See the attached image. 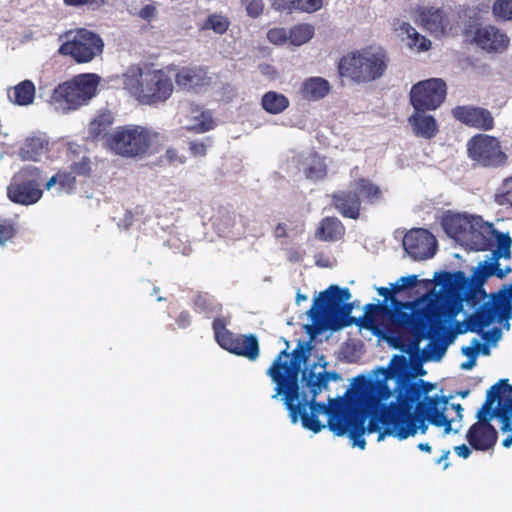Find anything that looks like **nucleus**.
<instances>
[{
	"mask_svg": "<svg viewBox=\"0 0 512 512\" xmlns=\"http://www.w3.org/2000/svg\"><path fill=\"white\" fill-rule=\"evenodd\" d=\"M327 363L323 356L304 373L305 385L310 395L298 386V376L302 367L300 355L290 356L286 351L279 353L267 373L276 384L273 398L284 394L286 408L289 411L291 422L296 424L300 419L302 426L314 433L320 432L325 425L318 419L320 415H326L329 429L337 436H343L349 433L352 440V446L365 449L366 441L363 438L365 429L361 428V433L356 434L351 429L352 416L347 411V403L339 399H329V405L326 406L315 402L316 397L328 387L331 380L339 379L334 372L326 371Z\"/></svg>",
	"mask_w": 512,
	"mask_h": 512,
	"instance_id": "nucleus-1",
	"label": "nucleus"
},
{
	"mask_svg": "<svg viewBox=\"0 0 512 512\" xmlns=\"http://www.w3.org/2000/svg\"><path fill=\"white\" fill-rule=\"evenodd\" d=\"M468 286V278L461 271L444 279L443 291L432 290L411 302H398L392 312L378 309L373 318L367 317L364 327L375 336L388 339L392 329L375 320L389 319L398 326L410 328L416 335L428 339H441L453 327L463 312L461 293Z\"/></svg>",
	"mask_w": 512,
	"mask_h": 512,
	"instance_id": "nucleus-2",
	"label": "nucleus"
},
{
	"mask_svg": "<svg viewBox=\"0 0 512 512\" xmlns=\"http://www.w3.org/2000/svg\"><path fill=\"white\" fill-rule=\"evenodd\" d=\"M391 378L390 370L383 367L373 370L368 378H355V388L371 390L373 394L370 407L374 409L375 417L370 421L368 432L382 429L378 435L379 442L386 436L405 440L414 437L418 432L425 434L428 427L424 421L419 422L412 413L413 399L410 392L398 388L394 393L388 386Z\"/></svg>",
	"mask_w": 512,
	"mask_h": 512,
	"instance_id": "nucleus-3",
	"label": "nucleus"
},
{
	"mask_svg": "<svg viewBox=\"0 0 512 512\" xmlns=\"http://www.w3.org/2000/svg\"><path fill=\"white\" fill-rule=\"evenodd\" d=\"M512 316V305L510 300L504 293H499L493 296L492 299L476 310V312L465 319L467 327L471 331H476L483 334V339L487 343H482L478 338H474L468 346L462 347V354L468 358L467 361L461 363L460 367L463 370H471L476 365V359L479 354L489 355L490 347L488 345H496L501 338V330L493 327L491 330L486 331V328L493 326L496 323L504 325L509 329L508 320Z\"/></svg>",
	"mask_w": 512,
	"mask_h": 512,
	"instance_id": "nucleus-4",
	"label": "nucleus"
},
{
	"mask_svg": "<svg viewBox=\"0 0 512 512\" xmlns=\"http://www.w3.org/2000/svg\"><path fill=\"white\" fill-rule=\"evenodd\" d=\"M173 66L150 68L131 65L120 76L123 89L141 105L165 103L174 92Z\"/></svg>",
	"mask_w": 512,
	"mask_h": 512,
	"instance_id": "nucleus-5",
	"label": "nucleus"
},
{
	"mask_svg": "<svg viewBox=\"0 0 512 512\" xmlns=\"http://www.w3.org/2000/svg\"><path fill=\"white\" fill-rule=\"evenodd\" d=\"M498 399L496 417L499 418L503 432H512V386L505 380H500L487 392V401L490 405ZM478 421L473 424L466 434L469 444L476 450L486 451L497 442V431L489 423L493 418L489 404L486 403L477 412Z\"/></svg>",
	"mask_w": 512,
	"mask_h": 512,
	"instance_id": "nucleus-6",
	"label": "nucleus"
},
{
	"mask_svg": "<svg viewBox=\"0 0 512 512\" xmlns=\"http://www.w3.org/2000/svg\"><path fill=\"white\" fill-rule=\"evenodd\" d=\"M389 65L388 51L379 44H369L346 52L339 59L337 69L342 78L366 84L384 77Z\"/></svg>",
	"mask_w": 512,
	"mask_h": 512,
	"instance_id": "nucleus-7",
	"label": "nucleus"
},
{
	"mask_svg": "<svg viewBox=\"0 0 512 512\" xmlns=\"http://www.w3.org/2000/svg\"><path fill=\"white\" fill-rule=\"evenodd\" d=\"M100 77L96 74H80L57 85L48 101L59 114H67L86 105L97 93Z\"/></svg>",
	"mask_w": 512,
	"mask_h": 512,
	"instance_id": "nucleus-8",
	"label": "nucleus"
},
{
	"mask_svg": "<svg viewBox=\"0 0 512 512\" xmlns=\"http://www.w3.org/2000/svg\"><path fill=\"white\" fill-rule=\"evenodd\" d=\"M351 294L348 288L332 285L321 292L314 300L309 310V316L314 320H322L332 329L339 330L350 324L348 317L352 311L349 304Z\"/></svg>",
	"mask_w": 512,
	"mask_h": 512,
	"instance_id": "nucleus-9",
	"label": "nucleus"
},
{
	"mask_svg": "<svg viewBox=\"0 0 512 512\" xmlns=\"http://www.w3.org/2000/svg\"><path fill=\"white\" fill-rule=\"evenodd\" d=\"M156 135L141 126L118 127L106 139L110 150L125 157L146 153Z\"/></svg>",
	"mask_w": 512,
	"mask_h": 512,
	"instance_id": "nucleus-10",
	"label": "nucleus"
},
{
	"mask_svg": "<svg viewBox=\"0 0 512 512\" xmlns=\"http://www.w3.org/2000/svg\"><path fill=\"white\" fill-rule=\"evenodd\" d=\"M104 42L94 32L86 29L70 31L59 48V53L72 57L78 63H88L103 51Z\"/></svg>",
	"mask_w": 512,
	"mask_h": 512,
	"instance_id": "nucleus-11",
	"label": "nucleus"
},
{
	"mask_svg": "<svg viewBox=\"0 0 512 512\" xmlns=\"http://www.w3.org/2000/svg\"><path fill=\"white\" fill-rule=\"evenodd\" d=\"M41 183V171L35 166H25L14 175L7 187L8 198L21 205L34 204L42 197Z\"/></svg>",
	"mask_w": 512,
	"mask_h": 512,
	"instance_id": "nucleus-12",
	"label": "nucleus"
},
{
	"mask_svg": "<svg viewBox=\"0 0 512 512\" xmlns=\"http://www.w3.org/2000/svg\"><path fill=\"white\" fill-rule=\"evenodd\" d=\"M424 413L428 421L445 434L457 433L461 428L463 408L460 404L449 403L443 397H426L424 400Z\"/></svg>",
	"mask_w": 512,
	"mask_h": 512,
	"instance_id": "nucleus-13",
	"label": "nucleus"
},
{
	"mask_svg": "<svg viewBox=\"0 0 512 512\" xmlns=\"http://www.w3.org/2000/svg\"><path fill=\"white\" fill-rule=\"evenodd\" d=\"M414 22L437 39L457 34L456 18L444 9L435 6H420L415 10Z\"/></svg>",
	"mask_w": 512,
	"mask_h": 512,
	"instance_id": "nucleus-14",
	"label": "nucleus"
},
{
	"mask_svg": "<svg viewBox=\"0 0 512 512\" xmlns=\"http://www.w3.org/2000/svg\"><path fill=\"white\" fill-rule=\"evenodd\" d=\"M446 97V84L442 79L431 78L413 85L410 103L414 109L436 110Z\"/></svg>",
	"mask_w": 512,
	"mask_h": 512,
	"instance_id": "nucleus-15",
	"label": "nucleus"
},
{
	"mask_svg": "<svg viewBox=\"0 0 512 512\" xmlns=\"http://www.w3.org/2000/svg\"><path fill=\"white\" fill-rule=\"evenodd\" d=\"M469 157L482 166H498L506 161L499 141L490 135L479 134L467 143Z\"/></svg>",
	"mask_w": 512,
	"mask_h": 512,
	"instance_id": "nucleus-16",
	"label": "nucleus"
},
{
	"mask_svg": "<svg viewBox=\"0 0 512 512\" xmlns=\"http://www.w3.org/2000/svg\"><path fill=\"white\" fill-rule=\"evenodd\" d=\"M213 326L216 340L222 348L250 360H255L258 357L259 345L256 337L252 335L234 336L224 328L221 320H215Z\"/></svg>",
	"mask_w": 512,
	"mask_h": 512,
	"instance_id": "nucleus-17",
	"label": "nucleus"
},
{
	"mask_svg": "<svg viewBox=\"0 0 512 512\" xmlns=\"http://www.w3.org/2000/svg\"><path fill=\"white\" fill-rule=\"evenodd\" d=\"M466 37L487 52L501 53L510 42L508 36L494 26L474 27L467 31Z\"/></svg>",
	"mask_w": 512,
	"mask_h": 512,
	"instance_id": "nucleus-18",
	"label": "nucleus"
},
{
	"mask_svg": "<svg viewBox=\"0 0 512 512\" xmlns=\"http://www.w3.org/2000/svg\"><path fill=\"white\" fill-rule=\"evenodd\" d=\"M403 246L412 258L422 260L434 255L436 240L429 231L414 229L404 236Z\"/></svg>",
	"mask_w": 512,
	"mask_h": 512,
	"instance_id": "nucleus-19",
	"label": "nucleus"
},
{
	"mask_svg": "<svg viewBox=\"0 0 512 512\" xmlns=\"http://www.w3.org/2000/svg\"><path fill=\"white\" fill-rule=\"evenodd\" d=\"M392 31L401 40H406L407 48L415 53H425L431 50L432 41L419 33L409 22L396 19L392 22Z\"/></svg>",
	"mask_w": 512,
	"mask_h": 512,
	"instance_id": "nucleus-20",
	"label": "nucleus"
},
{
	"mask_svg": "<svg viewBox=\"0 0 512 512\" xmlns=\"http://www.w3.org/2000/svg\"><path fill=\"white\" fill-rule=\"evenodd\" d=\"M475 229L472 234H466L462 246L474 251H486L491 246L495 229L491 223L485 222L480 216H475L472 227Z\"/></svg>",
	"mask_w": 512,
	"mask_h": 512,
	"instance_id": "nucleus-21",
	"label": "nucleus"
},
{
	"mask_svg": "<svg viewBox=\"0 0 512 512\" xmlns=\"http://www.w3.org/2000/svg\"><path fill=\"white\" fill-rule=\"evenodd\" d=\"M452 115L460 122L475 128L489 130L493 127V118L485 109L459 106L452 109Z\"/></svg>",
	"mask_w": 512,
	"mask_h": 512,
	"instance_id": "nucleus-22",
	"label": "nucleus"
},
{
	"mask_svg": "<svg viewBox=\"0 0 512 512\" xmlns=\"http://www.w3.org/2000/svg\"><path fill=\"white\" fill-rule=\"evenodd\" d=\"M176 85L187 91H194L210 83V78L205 69L199 67H183L173 71Z\"/></svg>",
	"mask_w": 512,
	"mask_h": 512,
	"instance_id": "nucleus-23",
	"label": "nucleus"
},
{
	"mask_svg": "<svg viewBox=\"0 0 512 512\" xmlns=\"http://www.w3.org/2000/svg\"><path fill=\"white\" fill-rule=\"evenodd\" d=\"M408 117V124L413 134L424 139H432L439 132V124L434 116L425 113L426 110L414 109Z\"/></svg>",
	"mask_w": 512,
	"mask_h": 512,
	"instance_id": "nucleus-24",
	"label": "nucleus"
},
{
	"mask_svg": "<svg viewBox=\"0 0 512 512\" xmlns=\"http://www.w3.org/2000/svg\"><path fill=\"white\" fill-rule=\"evenodd\" d=\"M475 215L448 213L442 219L444 231L460 245H463L466 234V228L472 227V221Z\"/></svg>",
	"mask_w": 512,
	"mask_h": 512,
	"instance_id": "nucleus-25",
	"label": "nucleus"
},
{
	"mask_svg": "<svg viewBox=\"0 0 512 512\" xmlns=\"http://www.w3.org/2000/svg\"><path fill=\"white\" fill-rule=\"evenodd\" d=\"M184 124L187 129L197 133H204L216 127V121L211 112L194 105L186 109Z\"/></svg>",
	"mask_w": 512,
	"mask_h": 512,
	"instance_id": "nucleus-26",
	"label": "nucleus"
},
{
	"mask_svg": "<svg viewBox=\"0 0 512 512\" xmlns=\"http://www.w3.org/2000/svg\"><path fill=\"white\" fill-rule=\"evenodd\" d=\"M50 150V144L45 134L28 137L21 150L20 156L24 160L41 161Z\"/></svg>",
	"mask_w": 512,
	"mask_h": 512,
	"instance_id": "nucleus-27",
	"label": "nucleus"
},
{
	"mask_svg": "<svg viewBox=\"0 0 512 512\" xmlns=\"http://www.w3.org/2000/svg\"><path fill=\"white\" fill-rule=\"evenodd\" d=\"M335 208L345 217L356 219L360 215L361 199L353 190L338 192L333 195Z\"/></svg>",
	"mask_w": 512,
	"mask_h": 512,
	"instance_id": "nucleus-28",
	"label": "nucleus"
},
{
	"mask_svg": "<svg viewBox=\"0 0 512 512\" xmlns=\"http://www.w3.org/2000/svg\"><path fill=\"white\" fill-rule=\"evenodd\" d=\"M330 92L329 82L322 77L306 78L299 89L301 97L307 101H318Z\"/></svg>",
	"mask_w": 512,
	"mask_h": 512,
	"instance_id": "nucleus-29",
	"label": "nucleus"
},
{
	"mask_svg": "<svg viewBox=\"0 0 512 512\" xmlns=\"http://www.w3.org/2000/svg\"><path fill=\"white\" fill-rule=\"evenodd\" d=\"M302 171L306 178L311 180H321L327 174V165L325 159L315 153H307L301 157Z\"/></svg>",
	"mask_w": 512,
	"mask_h": 512,
	"instance_id": "nucleus-30",
	"label": "nucleus"
},
{
	"mask_svg": "<svg viewBox=\"0 0 512 512\" xmlns=\"http://www.w3.org/2000/svg\"><path fill=\"white\" fill-rule=\"evenodd\" d=\"M36 94V87L30 80H24L7 92L11 103L18 106H29L33 104Z\"/></svg>",
	"mask_w": 512,
	"mask_h": 512,
	"instance_id": "nucleus-31",
	"label": "nucleus"
},
{
	"mask_svg": "<svg viewBox=\"0 0 512 512\" xmlns=\"http://www.w3.org/2000/svg\"><path fill=\"white\" fill-rule=\"evenodd\" d=\"M350 189L361 197L364 201L374 202L381 197L380 188L372 183L369 179L363 177H355L350 183Z\"/></svg>",
	"mask_w": 512,
	"mask_h": 512,
	"instance_id": "nucleus-32",
	"label": "nucleus"
},
{
	"mask_svg": "<svg viewBox=\"0 0 512 512\" xmlns=\"http://www.w3.org/2000/svg\"><path fill=\"white\" fill-rule=\"evenodd\" d=\"M315 36V26L311 23H297L289 27V46L300 47L309 43Z\"/></svg>",
	"mask_w": 512,
	"mask_h": 512,
	"instance_id": "nucleus-33",
	"label": "nucleus"
},
{
	"mask_svg": "<svg viewBox=\"0 0 512 512\" xmlns=\"http://www.w3.org/2000/svg\"><path fill=\"white\" fill-rule=\"evenodd\" d=\"M289 99L282 93L266 92L261 99L263 109L270 114H280L289 107Z\"/></svg>",
	"mask_w": 512,
	"mask_h": 512,
	"instance_id": "nucleus-34",
	"label": "nucleus"
},
{
	"mask_svg": "<svg viewBox=\"0 0 512 512\" xmlns=\"http://www.w3.org/2000/svg\"><path fill=\"white\" fill-rule=\"evenodd\" d=\"M344 234V227L337 218H325L320 223L316 235L324 241H333L341 238Z\"/></svg>",
	"mask_w": 512,
	"mask_h": 512,
	"instance_id": "nucleus-35",
	"label": "nucleus"
},
{
	"mask_svg": "<svg viewBox=\"0 0 512 512\" xmlns=\"http://www.w3.org/2000/svg\"><path fill=\"white\" fill-rule=\"evenodd\" d=\"M230 26V20L223 14L213 13L208 15L202 22L200 28L202 30H212L217 34L225 33Z\"/></svg>",
	"mask_w": 512,
	"mask_h": 512,
	"instance_id": "nucleus-36",
	"label": "nucleus"
},
{
	"mask_svg": "<svg viewBox=\"0 0 512 512\" xmlns=\"http://www.w3.org/2000/svg\"><path fill=\"white\" fill-rule=\"evenodd\" d=\"M499 259L493 256L489 260L478 264L472 274V281L477 284H483L490 276L494 275V266H500Z\"/></svg>",
	"mask_w": 512,
	"mask_h": 512,
	"instance_id": "nucleus-37",
	"label": "nucleus"
},
{
	"mask_svg": "<svg viewBox=\"0 0 512 512\" xmlns=\"http://www.w3.org/2000/svg\"><path fill=\"white\" fill-rule=\"evenodd\" d=\"M56 184L59 185L58 193H70L75 187V176L67 172H58L47 181L46 189L50 190Z\"/></svg>",
	"mask_w": 512,
	"mask_h": 512,
	"instance_id": "nucleus-38",
	"label": "nucleus"
},
{
	"mask_svg": "<svg viewBox=\"0 0 512 512\" xmlns=\"http://www.w3.org/2000/svg\"><path fill=\"white\" fill-rule=\"evenodd\" d=\"M493 238L496 241L497 250L493 252L492 256H496L497 259H509L511 257L512 246V239L509 233H502L495 229Z\"/></svg>",
	"mask_w": 512,
	"mask_h": 512,
	"instance_id": "nucleus-39",
	"label": "nucleus"
},
{
	"mask_svg": "<svg viewBox=\"0 0 512 512\" xmlns=\"http://www.w3.org/2000/svg\"><path fill=\"white\" fill-rule=\"evenodd\" d=\"M491 13L497 21H512V0H496Z\"/></svg>",
	"mask_w": 512,
	"mask_h": 512,
	"instance_id": "nucleus-40",
	"label": "nucleus"
},
{
	"mask_svg": "<svg viewBox=\"0 0 512 512\" xmlns=\"http://www.w3.org/2000/svg\"><path fill=\"white\" fill-rule=\"evenodd\" d=\"M267 39L277 46H289V28L276 26L267 31Z\"/></svg>",
	"mask_w": 512,
	"mask_h": 512,
	"instance_id": "nucleus-41",
	"label": "nucleus"
},
{
	"mask_svg": "<svg viewBox=\"0 0 512 512\" xmlns=\"http://www.w3.org/2000/svg\"><path fill=\"white\" fill-rule=\"evenodd\" d=\"M242 6H244L247 15L251 18L260 17L265 9L263 0H241Z\"/></svg>",
	"mask_w": 512,
	"mask_h": 512,
	"instance_id": "nucleus-42",
	"label": "nucleus"
},
{
	"mask_svg": "<svg viewBox=\"0 0 512 512\" xmlns=\"http://www.w3.org/2000/svg\"><path fill=\"white\" fill-rule=\"evenodd\" d=\"M496 201L500 205L509 204L512 206V177L503 182L496 194Z\"/></svg>",
	"mask_w": 512,
	"mask_h": 512,
	"instance_id": "nucleus-43",
	"label": "nucleus"
},
{
	"mask_svg": "<svg viewBox=\"0 0 512 512\" xmlns=\"http://www.w3.org/2000/svg\"><path fill=\"white\" fill-rule=\"evenodd\" d=\"M71 170L76 175H88L91 171L90 159L85 154L77 157V159H73Z\"/></svg>",
	"mask_w": 512,
	"mask_h": 512,
	"instance_id": "nucleus-44",
	"label": "nucleus"
},
{
	"mask_svg": "<svg viewBox=\"0 0 512 512\" xmlns=\"http://www.w3.org/2000/svg\"><path fill=\"white\" fill-rule=\"evenodd\" d=\"M325 0H296V11L303 13H315L321 10Z\"/></svg>",
	"mask_w": 512,
	"mask_h": 512,
	"instance_id": "nucleus-45",
	"label": "nucleus"
},
{
	"mask_svg": "<svg viewBox=\"0 0 512 512\" xmlns=\"http://www.w3.org/2000/svg\"><path fill=\"white\" fill-rule=\"evenodd\" d=\"M110 125V119L108 116L101 115L93 119L89 124V133L94 136H100L106 128Z\"/></svg>",
	"mask_w": 512,
	"mask_h": 512,
	"instance_id": "nucleus-46",
	"label": "nucleus"
},
{
	"mask_svg": "<svg viewBox=\"0 0 512 512\" xmlns=\"http://www.w3.org/2000/svg\"><path fill=\"white\" fill-rule=\"evenodd\" d=\"M418 278L416 275H408L400 277L395 283L390 285L393 287L394 293H399L403 290L413 288L417 285Z\"/></svg>",
	"mask_w": 512,
	"mask_h": 512,
	"instance_id": "nucleus-47",
	"label": "nucleus"
},
{
	"mask_svg": "<svg viewBox=\"0 0 512 512\" xmlns=\"http://www.w3.org/2000/svg\"><path fill=\"white\" fill-rule=\"evenodd\" d=\"M272 9L278 12L292 13L296 11V0H268Z\"/></svg>",
	"mask_w": 512,
	"mask_h": 512,
	"instance_id": "nucleus-48",
	"label": "nucleus"
},
{
	"mask_svg": "<svg viewBox=\"0 0 512 512\" xmlns=\"http://www.w3.org/2000/svg\"><path fill=\"white\" fill-rule=\"evenodd\" d=\"M64 4L71 7L87 6L98 9L108 3V0H63Z\"/></svg>",
	"mask_w": 512,
	"mask_h": 512,
	"instance_id": "nucleus-49",
	"label": "nucleus"
},
{
	"mask_svg": "<svg viewBox=\"0 0 512 512\" xmlns=\"http://www.w3.org/2000/svg\"><path fill=\"white\" fill-rule=\"evenodd\" d=\"M15 233L13 224L5 219H0V245L10 240Z\"/></svg>",
	"mask_w": 512,
	"mask_h": 512,
	"instance_id": "nucleus-50",
	"label": "nucleus"
},
{
	"mask_svg": "<svg viewBox=\"0 0 512 512\" xmlns=\"http://www.w3.org/2000/svg\"><path fill=\"white\" fill-rule=\"evenodd\" d=\"M138 15L143 20H153L157 15V8L152 4H147L139 10Z\"/></svg>",
	"mask_w": 512,
	"mask_h": 512,
	"instance_id": "nucleus-51",
	"label": "nucleus"
},
{
	"mask_svg": "<svg viewBox=\"0 0 512 512\" xmlns=\"http://www.w3.org/2000/svg\"><path fill=\"white\" fill-rule=\"evenodd\" d=\"M434 348H435V345L432 344V343H429L427 345V347L425 348L426 357L429 360L439 361L443 357V355L445 354L446 348L445 347H440V348L437 349L436 354H433L432 350Z\"/></svg>",
	"mask_w": 512,
	"mask_h": 512,
	"instance_id": "nucleus-52",
	"label": "nucleus"
},
{
	"mask_svg": "<svg viewBox=\"0 0 512 512\" xmlns=\"http://www.w3.org/2000/svg\"><path fill=\"white\" fill-rule=\"evenodd\" d=\"M208 147L209 144L204 141H195L190 144V150L196 156H204Z\"/></svg>",
	"mask_w": 512,
	"mask_h": 512,
	"instance_id": "nucleus-53",
	"label": "nucleus"
},
{
	"mask_svg": "<svg viewBox=\"0 0 512 512\" xmlns=\"http://www.w3.org/2000/svg\"><path fill=\"white\" fill-rule=\"evenodd\" d=\"M454 450H455L456 454L463 459L468 458L471 454L470 448L465 444L456 446L454 448Z\"/></svg>",
	"mask_w": 512,
	"mask_h": 512,
	"instance_id": "nucleus-54",
	"label": "nucleus"
},
{
	"mask_svg": "<svg viewBox=\"0 0 512 512\" xmlns=\"http://www.w3.org/2000/svg\"><path fill=\"white\" fill-rule=\"evenodd\" d=\"M260 70L263 75H266L270 78H275L277 75L276 69L268 64L261 65Z\"/></svg>",
	"mask_w": 512,
	"mask_h": 512,
	"instance_id": "nucleus-55",
	"label": "nucleus"
},
{
	"mask_svg": "<svg viewBox=\"0 0 512 512\" xmlns=\"http://www.w3.org/2000/svg\"><path fill=\"white\" fill-rule=\"evenodd\" d=\"M376 291H377L378 295H380L386 299H388L396 294V293H394L393 287L391 285H390V288L378 287V288H376Z\"/></svg>",
	"mask_w": 512,
	"mask_h": 512,
	"instance_id": "nucleus-56",
	"label": "nucleus"
},
{
	"mask_svg": "<svg viewBox=\"0 0 512 512\" xmlns=\"http://www.w3.org/2000/svg\"><path fill=\"white\" fill-rule=\"evenodd\" d=\"M511 271L509 267L506 269H501L499 266H494V275L498 278L503 279L506 275Z\"/></svg>",
	"mask_w": 512,
	"mask_h": 512,
	"instance_id": "nucleus-57",
	"label": "nucleus"
},
{
	"mask_svg": "<svg viewBox=\"0 0 512 512\" xmlns=\"http://www.w3.org/2000/svg\"><path fill=\"white\" fill-rule=\"evenodd\" d=\"M397 362H401L403 364L405 363V358L395 355L389 363V368L392 369Z\"/></svg>",
	"mask_w": 512,
	"mask_h": 512,
	"instance_id": "nucleus-58",
	"label": "nucleus"
},
{
	"mask_svg": "<svg viewBox=\"0 0 512 512\" xmlns=\"http://www.w3.org/2000/svg\"><path fill=\"white\" fill-rule=\"evenodd\" d=\"M417 447L423 452H431V446L428 443H419Z\"/></svg>",
	"mask_w": 512,
	"mask_h": 512,
	"instance_id": "nucleus-59",
	"label": "nucleus"
},
{
	"mask_svg": "<svg viewBox=\"0 0 512 512\" xmlns=\"http://www.w3.org/2000/svg\"><path fill=\"white\" fill-rule=\"evenodd\" d=\"M502 444L504 447L509 448L512 445V434L503 439Z\"/></svg>",
	"mask_w": 512,
	"mask_h": 512,
	"instance_id": "nucleus-60",
	"label": "nucleus"
},
{
	"mask_svg": "<svg viewBox=\"0 0 512 512\" xmlns=\"http://www.w3.org/2000/svg\"><path fill=\"white\" fill-rule=\"evenodd\" d=\"M307 299H308L307 296H305L303 294H300V293H297L296 302L298 304H300L302 301H306Z\"/></svg>",
	"mask_w": 512,
	"mask_h": 512,
	"instance_id": "nucleus-61",
	"label": "nucleus"
},
{
	"mask_svg": "<svg viewBox=\"0 0 512 512\" xmlns=\"http://www.w3.org/2000/svg\"><path fill=\"white\" fill-rule=\"evenodd\" d=\"M180 319H181V321H183V323H180L181 327H185L186 324L189 322L188 315L182 314Z\"/></svg>",
	"mask_w": 512,
	"mask_h": 512,
	"instance_id": "nucleus-62",
	"label": "nucleus"
},
{
	"mask_svg": "<svg viewBox=\"0 0 512 512\" xmlns=\"http://www.w3.org/2000/svg\"><path fill=\"white\" fill-rule=\"evenodd\" d=\"M449 453H450L449 451H445L443 453V455L437 460V463H440V462H442L444 460H447Z\"/></svg>",
	"mask_w": 512,
	"mask_h": 512,
	"instance_id": "nucleus-63",
	"label": "nucleus"
},
{
	"mask_svg": "<svg viewBox=\"0 0 512 512\" xmlns=\"http://www.w3.org/2000/svg\"><path fill=\"white\" fill-rule=\"evenodd\" d=\"M282 233H283V228H282V227H280V226H279V227H277V229H276V234H277V236H281V235H282Z\"/></svg>",
	"mask_w": 512,
	"mask_h": 512,
	"instance_id": "nucleus-64",
	"label": "nucleus"
}]
</instances>
